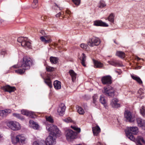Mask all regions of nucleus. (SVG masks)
Here are the masks:
<instances>
[{"label": "nucleus", "mask_w": 145, "mask_h": 145, "mask_svg": "<svg viewBox=\"0 0 145 145\" xmlns=\"http://www.w3.org/2000/svg\"><path fill=\"white\" fill-rule=\"evenodd\" d=\"M46 129L50 132L49 135L46 138L45 142L46 145H52L56 143L55 137L59 136L60 131L56 126L52 124L47 125L46 126Z\"/></svg>", "instance_id": "obj_1"}, {"label": "nucleus", "mask_w": 145, "mask_h": 145, "mask_svg": "<svg viewBox=\"0 0 145 145\" xmlns=\"http://www.w3.org/2000/svg\"><path fill=\"white\" fill-rule=\"evenodd\" d=\"M33 63V61L30 57L26 56H24L20 62L18 63L17 65L13 66L11 68L22 67V69H18L15 70V72L18 74H22L24 73L25 70L29 69Z\"/></svg>", "instance_id": "obj_2"}, {"label": "nucleus", "mask_w": 145, "mask_h": 145, "mask_svg": "<svg viewBox=\"0 0 145 145\" xmlns=\"http://www.w3.org/2000/svg\"><path fill=\"white\" fill-rule=\"evenodd\" d=\"M125 132L127 137L131 140L134 141L135 137L133 134L136 135L138 132V129L136 127H129Z\"/></svg>", "instance_id": "obj_3"}, {"label": "nucleus", "mask_w": 145, "mask_h": 145, "mask_svg": "<svg viewBox=\"0 0 145 145\" xmlns=\"http://www.w3.org/2000/svg\"><path fill=\"white\" fill-rule=\"evenodd\" d=\"M17 41L21 43L22 46L26 48H31V43L27 37H19L17 39Z\"/></svg>", "instance_id": "obj_4"}, {"label": "nucleus", "mask_w": 145, "mask_h": 145, "mask_svg": "<svg viewBox=\"0 0 145 145\" xmlns=\"http://www.w3.org/2000/svg\"><path fill=\"white\" fill-rule=\"evenodd\" d=\"M102 92L103 94L110 97H113L115 93L114 89L110 86L105 87Z\"/></svg>", "instance_id": "obj_5"}, {"label": "nucleus", "mask_w": 145, "mask_h": 145, "mask_svg": "<svg viewBox=\"0 0 145 145\" xmlns=\"http://www.w3.org/2000/svg\"><path fill=\"white\" fill-rule=\"evenodd\" d=\"M7 125L13 131H17L21 128L20 124L18 122L15 121H10L7 123Z\"/></svg>", "instance_id": "obj_6"}, {"label": "nucleus", "mask_w": 145, "mask_h": 145, "mask_svg": "<svg viewBox=\"0 0 145 145\" xmlns=\"http://www.w3.org/2000/svg\"><path fill=\"white\" fill-rule=\"evenodd\" d=\"M66 137L68 141L75 139L76 137V133L71 129H67L65 131Z\"/></svg>", "instance_id": "obj_7"}, {"label": "nucleus", "mask_w": 145, "mask_h": 145, "mask_svg": "<svg viewBox=\"0 0 145 145\" xmlns=\"http://www.w3.org/2000/svg\"><path fill=\"white\" fill-rule=\"evenodd\" d=\"M101 42L99 38L96 37H93L89 39L88 44L91 47L99 45Z\"/></svg>", "instance_id": "obj_8"}, {"label": "nucleus", "mask_w": 145, "mask_h": 145, "mask_svg": "<svg viewBox=\"0 0 145 145\" xmlns=\"http://www.w3.org/2000/svg\"><path fill=\"white\" fill-rule=\"evenodd\" d=\"M101 80L103 84L109 85L112 83V78L109 75L103 77L101 78Z\"/></svg>", "instance_id": "obj_9"}, {"label": "nucleus", "mask_w": 145, "mask_h": 145, "mask_svg": "<svg viewBox=\"0 0 145 145\" xmlns=\"http://www.w3.org/2000/svg\"><path fill=\"white\" fill-rule=\"evenodd\" d=\"M15 140H12V142L15 144L18 142H21L22 143H24L25 141V137L22 135H18L16 137Z\"/></svg>", "instance_id": "obj_10"}, {"label": "nucleus", "mask_w": 145, "mask_h": 145, "mask_svg": "<svg viewBox=\"0 0 145 145\" xmlns=\"http://www.w3.org/2000/svg\"><path fill=\"white\" fill-rule=\"evenodd\" d=\"M108 63L110 65L115 67L123 66L122 62L121 61L114 59L108 61Z\"/></svg>", "instance_id": "obj_11"}, {"label": "nucleus", "mask_w": 145, "mask_h": 145, "mask_svg": "<svg viewBox=\"0 0 145 145\" xmlns=\"http://www.w3.org/2000/svg\"><path fill=\"white\" fill-rule=\"evenodd\" d=\"M124 116L127 120L129 122H133L135 120L134 117L130 112L125 111L124 113Z\"/></svg>", "instance_id": "obj_12"}, {"label": "nucleus", "mask_w": 145, "mask_h": 145, "mask_svg": "<svg viewBox=\"0 0 145 145\" xmlns=\"http://www.w3.org/2000/svg\"><path fill=\"white\" fill-rule=\"evenodd\" d=\"M136 121L138 126L141 127L142 129H145V121L140 118H137Z\"/></svg>", "instance_id": "obj_13"}, {"label": "nucleus", "mask_w": 145, "mask_h": 145, "mask_svg": "<svg viewBox=\"0 0 145 145\" xmlns=\"http://www.w3.org/2000/svg\"><path fill=\"white\" fill-rule=\"evenodd\" d=\"M1 88L5 91L10 93L14 91L15 90V87H10L8 85L1 87Z\"/></svg>", "instance_id": "obj_14"}, {"label": "nucleus", "mask_w": 145, "mask_h": 145, "mask_svg": "<svg viewBox=\"0 0 145 145\" xmlns=\"http://www.w3.org/2000/svg\"><path fill=\"white\" fill-rule=\"evenodd\" d=\"M11 110L9 109H5L4 110H0V116L2 117H5L9 114L10 113Z\"/></svg>", "instance_id": "obj_15"}, {"label": "nucleus", "mask_w": 145, "mask_h": 145, "mask_svg": "<svg viewBox=\"0 0 145 145\" xmlns=\"http://www.w3.org/2000/svg\"><path fill=\"white\" fill-rule=\"evenodd\" d=\"M66 107L64 104H62L61 106H60L58 108L57 112L59 115L62 116L65 112Z\"/></svg>", "instance_id": "obj_16"}, {"label": "nucleus", "mask_w": 145, "mask_h": 145, "mask_svg": "<svg viewBox=\"0 0 145 145\" xmlns=\"http://www.w3.org/2000/svg\"><path fill=\"white\" fill-rule=\"evenodd\" d=\"M22 114L24 115L32 118L33 117L34 114L33 112L31 111H29L27 110H21Z\"/></svg>", "instance_id": "obj_17"}, {"label": "nucleus", "mask_w": 145, "mask_h": 145, "mask_svg": "<svg viewBox=\"0 0 145 145\" xmlns=\"http://www.w3.org/2000/svg\"><path fill=\"white\" fill-rule=\"evenodd\" d=\"M94 24L95 25L97 26H102L108 27V25L106 23L103 22L101 20H96L94 22Z\"/></svg>", "instance_id": "obj_18"}, {"label": "nucleus", "mask_w": 145, "mask_h": 145, "mask_svg": "<svg viewBox=\"0 0 145 145\" xmlns=\"http://www.w3.org/2000/svg\"><path fill=\"white\" fill-rule=\"evenodd\" d=\"M136 141L137 145H144L145 144V141L142 136H138L136 139Z\"/></svg>", "instance_id": "obj_19"}, {"label": "nucleus", "mask_w": 145, "mask_h": 145, "mask_svg": "<svg viewBox=\"0 0 145 145\" xmlns=\"http://www.w3.org/2000/svg\"><path fill=\"white\" fill-rule=\"evenodd\" d=\"M44 37H45L42 36L40 37V39L44 43H49L51 42V40L50 39V37H49L45 36Z\"/></svg>", "instance_id": "obj_20"}, {"label": "nucleus", "mask_w": 145, "mask_h": 145, "mask_svg": "<svg viewBox=\"0 0 145 145\" xmlns=\"http://www.w3.org/2000/svg\"><path fill=\"white\" fill-rule=\"evenodd\" d=\"M93 101L92 103V105L96 107L98 106L99 102L98 101V96L97 95H94L93 96Z\"/></svg>", "instance_id": "obj_21"}, {"label": "nucleus", "mask_w": 145, "mask_h": 145, "mask_svg": "<svg viewBox=\"0 0 145 145\" xmlns=\"http://www.w3.org/2000/svg\"><path fill=\"white\" fill-rule=\"evenodd\" d=\"M100 101L103 104L106 108L107 107V101L105 97L103 95H101L99 99Z\"/></svg>", "instance_id": "obj_22"}, {"label": "nucleus", "mask_w": 145, "mask_h": 145, "mask_svg": "<svg viewBox=\"0 0 145 145\" xmlns=\"http://www.w3.org/2000/svg\"><path fill=\"white\" fill-rule=\"evenodd\" d=\"M118 100L116 98H114L112 101L111 104L112 107L115 108H117L120 106V104L118 103Z\"/></svg>", "instance_id": "obj_23"}, {"label": "nucleus", "mask_w": 145, "mask_h": 145, "mask_svg": "<svg viewBox=\"0 0 145 145\" xmlns=\"http://www.w3.org/2000/svg\"><path fill=\"white\" fill-rule=\"evenodd\" d=\"M100 129L98 126L92 128L93 133L94 135L97 136L100 132Z\"/></svg>", "instance_id": "obj_24"}, {"label": "nucleus", "mask_w": 145, "mask_h": 145, "mask_svg": "<svg viewBox=\"0 0 145 145\" xmlns=\"http://www.w3.org/2000/svg\"><path fill=\"white\" fill-rule=\"evenodd\" d=\"M69 73L72 78V80L74 82L76 79V74L72 70H70L69 71Z\"/></svg>", "instance_id": "obj_25"}, {"label": "nucleus", "mask_w": 145, "mask_h": 145, "mask_svg": "<svg viewBox=\"0 0 145 145\" xmlns=\"http://www.w3.org/2000/svg\"><path fill=\"white\" fill-rule=\"evenodd\" d=\"M94 67L101 68L103 66V64L101 62L95 60H93Z\"/></svg>", "instance_id": "obj_26"}, {"label": "nucleus", "mask_w": 145, "mask_h": 145, "mask_svg": "<svg viewBox=\"0 0 145 145\" xmlns=\"http://www.w3.org/2000/svg\"><path fill=\"white\" fill-rule=\"evenodd\" d=\"M80 59L81 60V63L82 65L84 67H86V57L84 53L82 54V55L80 57Z\"/></svg>", "instance_id": "obj_27"}, {"label": "nucleus", "mask_w": 145, "mask_h": 145, "mask_svg": "<svg viewBox=\"0 0 145 145\" xmlns=\"http://www.w3.org/2000/svg\"><path fill=\"white\" fill-rule=\"evenodd\" d=\"M54 88L56 89H60L61 87V82L58 80H55L54 82Z\"/></svg>", "instance_id": "obj_28"}, {"label": "nucleus", "mask_w": 145, "mask_h": 145, "mask_svg": "<svg viewBox=\"0 0 145 145\" xmlns=\"http://www.w3.org/2000/svg\"><path fill=\"white\" fill-rule=\"evenodd\" d=\"M131 77L133 80L136 81L139 84H142V81L140 78L138 76L135 75H131Z\"/></svg>", "instance_id": "obj_29"}, {"label": "nucleus", "mask_w": 145, "mask_h": 145, "mask_svg": "<svg viewBox=\"0 0 145 145\" xmlns=\"http://www.w3.org/2000/svg\"><path fill=\"white\" fill-rule=\"evenodd\" d=\"M29 123L30 124L32 125L33 128L35 129H37L39 127V125L35 123V122L32 120H30L29 121Z\"/></svg>", "instance_id": "obj_30"}, {"label": "nucleus", "mask_w": 145, "mask_h": 145, "mask_svg": "<svg viewBox=\"0 0 145 145\" xmlns=\"http://www.w3.org/2000/svg\"><path fill=\"white\" fill-rule=\"evenodd\" d=\"M114 15L113 13H111L110 14L108 17L106 19H107L108 20L112 23H114Z\"/></svg>", "instance_id": "obj_31"}, {"label": "nucleus", "mask_w": 145, "mask_h": 145, "mask_svg": "<svg viewBox=\"0 0 145 145\" xmlns=\"http://www.w3.org/2000/svg\"><path fill=\"white\" fill-rule=\"evenodd\" d=\"M106 6L105 2L103 0H101L100 1L98 6L99 8H104Z\"/></svg>", "instance_id": "obj_32"}, {"label": "nucleus", "mask_w": 145, "mask_h": 145, "mask_svg": "<svg viewBox=\"0 0 145 145\" xmlns=\"http://www.w3.org/2000/svg\"><path fill=\"white\" fill-rule=\"evenodd\" d=\"M58 59L57 57H51L50 58V60L51 63L56 64L58 62Z\"/></svg>", "instance_id": "obj_33"}, {"label": "nucleus", "mask_w": 145, "mask_h": 145, "mask_svg": "<svg viewBox=\"0 0 145 145\" xmlns=\"http://www.w3.org/2000/svg\"><path fill=\"white\" fill-rule=\"evenodd\" d=\"M44 82L50 88H51L52 87V83L49 78L45 79Z\"/></svg>", "instance_id": "obj_34"}, {"label": "nucleus", "mask_w": 145, "mask_h": 145, "mask_svg": "<svg viewBox=\"0 0 145 145\" xmlns=\"http://www.w3.org/2000/svg\"><path fill=\"white\" fill-rule=\"evenodd\" d=\"M116 55L121 58H124L125 57V53L121 51H117Z\"/></svg>", "instance_id": "obj_35"}, {"label": "nucleus", "mask_w": 145, "mask_h": 145, "mask_svg": "<svg viewBox=\"0 0 145 145\" xmlns=\"http://www.w3.org/2000/svg\"><path fill=\"white\" fill-rule=\"evenodd\" d=\"M77 110L78 112L80 114H83L84 113V110L81 107L78 106Z\"/></svg>", "instance_id": "obj_36"}, {"label": "nucleus", "mask_w": 145, "mask_h": 145, "mask_svg": "<svg viewBox=\"0 0 145 145\" xmlns=\"http://www.w3.org/2000/svg\"><path fill=\"white\" fill-rule=\"evenodd\" d=\"M13 115L15 117L22 120H24V118L19 114L14 113L13 114Z\"/></svg>", "instance_id": "obj_37"}, {"label": "nucleus", "mask_w": 145, "mask_h": 145, "mask_svg": "<svg viewBox=\"0 0 145 145\" xmlns=\"http://www.w3.org/2000/svg\"><path fill=\"white\" fill-rule=\"evenodd\" d=\"M33 1L32 3V7L33 8H37L38 0H33Z\"/></svg>", "instance_id": "obj_38"}, {"label": "nucleus", "mask_w": 145, "mask_h": 145, "mask_svg": "<svg viewBox=\"0 0 145 145\" xmlns=\"http://www.w3.org/2000/svg\"><path fill=\"white\" fill-rule=\"evenodd\" d=\"M140 112L142 116L145 117V108L143 106H142L140 109Z\"/></svg>", "instance_id": "obj_39"}, {"label": "nucleus", "mask_w": 145, "mask_h": 145, "mask_svg": "<svg viewBox=\"0 0 145 145\" xmlns=\"http://www.w3.org/2000/svg\"><path fill=\"white\" fill-rule=\"evenodd\" d=\"M46 69L48 71L51 72L54 71L55 68L50 66H47L46 67Z\"/></svg>", "instance_id": "obj_40"}, {"label": "nucleus", "mask_w": 145, "mask_h": 145, "mask_svg": "<svg viewBox=\"0 0 145 145\" xmlns=\"http://www.w3.org/2000/svg\"><path fill=\"white\" fill-rule=\"evenodd\" d=\"M46 119L47 121H48L52 123L54 122L51 116H46Z\"/></svg>", "instance_id": "obj_41"}, {"label": "nucleus", "mask_w": 145, "mask_h": 145, "mask_svg": "<svg viewBox=\"0 0 145 145\" xmlns=\"http://www.w3.org/2000/svg\"><path fill=\"white\" fill-rule=\"evenodd\" d=\"M71 127L74 130L76 131L78 133H80V129L76 126H71Z\"/></svg>", "instance_id": "obj_42"}, {"label": "nucleus", "mask_w": 145, "mask_h": 145, "mask_svg": "<svg viewBox=\"0 0 145 145\" xmlns=\"http://www.w3.org/2000/svg\"><path fill=\"white\" fill-rule=\"evenodd\" d=\"M72 1L74 4L76 6L79 5L80 3V0H72Z\"/></svg>", "instance_id": "obj_43"}, {"label": "nucleus", "mask_w": 145, "mask_h": 145, "mask_svg": "<svg viewBox=\"0 0 145 145\" xmlns=\"http://www.w3.org/2000/svg\"><path fill=\"white\" fill-rule=\"evenodd\" d=\"M80 46L84 50L87 49L88 46L84 44H82L80 45Z\"/></svg>", "instance_id": "obj_44"}, {"label": "nucleus", "mask_w": 145, "mask_h": 145, "mask_svg": "<svg viewBox=\"0 0 145 145\" xmlns=\"http://www.w3.org/2000/svg\"><path fill=\"white\" fill-rule=\"evenodd\" d=\"M6 54V52L5 50H3L1 51L0 53V55L3 57H4V56Z\"/></svg>", "instance_id": "obj_45"}, {"label": "nucleus", "mask_w": 145, "mask_h": 145, "mask_svg": "<svg viewBox=\"0 0 145 145\" xmlns=\"http://www.w3.org/2000/svg\"><path fill=\"white\" fill-rule=\"evenodd\" d=\"M64 121L67 123L71 122L72 121L71 119L69 117L65 119L64 120Z\"/></svg>", "instance_id": "obj_46"}, {"label": "nucleus", "mask_w": 145, "mask_h": 145, "mask_svg": "<svg viewBox=\"0 0 145 145\" xmlns=\"http://www.w3.org/2000/svg\"><path fill=\"white\" fill-rule=\"evenodd\" d=\"M142 89H140L138 91V93L140 95H142V94L143 93V92L142 91Z\"/></svg>", "instance_id": "obj_47"}, {"label": "nucleus", "mask_w": 145, "mask_h": 145, "mask_svg": "<svg viewBox=\"0 0 145 145\" xmlns=\"http://www.w3.org/2000/svg\"><path fill=\"white\" fill-rule=\"evenodd\" d=\"M40 143L39 142L37 141H35L33 142V145H40Z\"/></svg>", "instance_id": "obj_48"}, {"label": "nucleus", "mask_w": 145, "mask_h": 145, "mask_svg": "<svg viewBox=\"0 0 145 145\" xmlns=\"http://www.w3.org/2000/svg\"><path fill=\"white\" fill-rule=\"evenodd\" d=\"M65 12L67 14H70L71 13V12L69 10H65Z\"/></svg>", "instance_id": "obj_49"}, {"label": "nucleus", "mask_w": 145, "mask_h": 145, "mask_svg": "<svg viewBox=\"0 0 145 145\" xmlns=\"http://www.w3.org/2000/svg\"><path fill=\"white\" fill-rule=\"evenodd\" d=\"M40 33L42 34V35H44L45 34V32L43 30H41L40 31Z\"/></svg>", "instance_id": "obj_50"}, {"label": "nucleus", "mask_w": 145, "mask_h": 145, "mask_svg": "<svg viewBox=\"0 0 145 145\" xmlns=\"http://www.w3.org/2000/svg\"><path fill=\"white\" fill-rule=\"evenodd\" d=\"M136 59L137 60V61H138L142 59L143 61H144V59H142L141 58H140L139 57H137L136 58Z\"/></svg>", "instance_id": "obj_51"}, {"label": "nucleus", "mask_w": 145, "mask_h": 145, "mask_svg": "<svg viewBox=\"0 0 145 145\" xmlns=\"http://www.w3.org/2000/svg\"><path fill=\"white\" fill-rule=\"evenodd\" d=\"M61 13L59 12V13H58V14H56V16L57 17H59L61 15Z\"/></svg>", "instance_id": "obj_52"}, {"label": "nucleus", "mask_w": 145, "mask_h": 145, "mask_svg": "<svg viewBox=\"0 0 145 145\" xmlns=\"http://www.w3.org/2000/svg\"><path fill=\"white\" fill-rule=\"evenodd\" d=\"M141 66H138L136 67V69H140L141 68Z\"/></svg>", "instance_id": "obj_53"}, {"label": "nucleus", "mask_w": 145, "mask_h": 145, "mask_svg": "<svg viewBox=\"0 0 145 145\" xmlns=\"http://www.w3.org/2000/svg\"><path fill=\"white\" fill-rule=\"evenodd\" d=\"M97 145H103V144L101 142H99L98 143Z\"/></svg>", "instance_id": "obj_54"}, {"label": "nucleus", "mask_w": 145, "mask_h": 145, "mask_svg": "<svg viewBox=\"0 0 145 145\" xmlns=\"http://www.w3.org/2000/svg\"><path fill=\"white\" fill-rule=\"evenodd\" d=\"M2 137V135L0 133V138H1Z\"/></svg>", "instance_id": "obj_55"}, {"label": "nucleus", "mask_w": 145, "mask_h": 145, "mask_svg": "<svg viewBox=\"0 0 145 145\" xmlns=\"http://www.w3.org/2000/svg\"><path fill=\"white\" fill-rule=\"evenodd\" d=\"M144 97L143 96H140V97H139V98H140L141 99H142Z\"/></svg>", "instance_id": "obj_56"}, {"label": "nucleus", "mask_w": 145, "mask_h": 145, "mask_svg": "<svg viewBox=\"0 0 145 145\" xmlns=\"http://www.w3.org/2000/svg\"><path fill=\"white\" fill-rule=\"evenodd\" d=\"M114 42L115 43H116V42L115 41V40H114Z\"/></svg>", "instance_id": "obj_57"}, {"label": "nucleus", "mask_w": 145, "mask_h": 145, "mask_svg": "<svg viewBox=\"0 0 145 145\" xmlns=\"http://www.w3.org/2000/svg\"><path fill=\"white\" fill-rule=\"evenodd\" d=\"M82 145L81 144H78V145Z\"/></svg>", "instance_id": "obj_58"}, {"label": "nucleus", "mask_w": 145, "mask_h": 145, "mask_svg": "<svg viewBox=\"0 0 145 145\" xmlns=\"http://www.w3.org/2000/svg\"><path fill=\"white\" fill-rule=\"evenodd\" d=\"M109 57H111V56H109Z\"/></svg>", "instance_id": "obj_59"}, {"label": "nucleus", "mask_w": 145, "mask_h": 145, "mask_svg": "<svg viewBox=\"0 0 145 145\" xmlns=\"http://www.w3.org/2000/svg\"><path fill=\"white\" fill-rule=\"evenodd\" d=\"M42 142H44V141H43H43H42Z\"/></svg>", "instance_id": "obj_60"}]
</instances>
